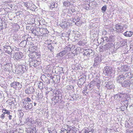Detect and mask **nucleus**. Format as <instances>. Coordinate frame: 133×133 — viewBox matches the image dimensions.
<instances>
[{
	"label": "nucleus",
	"mask_w": 133,
	"mask_h": 133,
	"mask_svg": "<svg viewBox=\"0 0 133 133\" xmlns=\"http://www.w3.org/2000/svg\"><path fill=\"white\" fill-rule=\"evenodd\" d=\"M6 111V114H7L9 115H10V111L9 110H6L4 109H2V112H3V111Z\"/></svg>",
	"instance_id": "46"
},
{
	"label": "nucleus",
	"mask_w": 133,
	"mask_h": 133,
	"mask_svg": "<svg viewBox=\"0 0 133 133\" xmlns=\"http://www.w3.org/2000/svg\"><path fill=\"white\" fill-rule=\"evenodd\" d=\"M83 55L84 57L86 56H89L92 53V51L91 49H88L85 50L84 51Z\"/></svg>",
	"instance_id": "20"
},
{
	"label": "nucleus",
	"mask_w": 133,
	"mask_h": 133,
	"mask_svg": "<svg viewBox=\"0 0 133 133\" xmlns=\"http://www.w3.org/2000/svg\"><path fill=\"white\" fill-rule=\"evenodd\" d=\"M96 81H95L93 80L92 81L90 82V84H92V86H93V85H94L95 84H96L95 83Z\"/></svg>",
	"instance_id": "57"
},
{
	"label": "nucleus",
	"mask_w": 133,
	"mask_h": 133,
	"mask_svg": "<svg viewBox=\"0 0 133 133\" xmlns=\"http://www.w3.org/2000/svg\"><path fill=\"white\" fill-rule=\"evenodd\" d=\"M35 91V89L32 86H30L26 88L25 90V93L28 95L33 94Z\"/></svg>",
	"instance_id": "7"
},
{
	"label": "nucleus",
	"mask_w": 133,
	"mask_h": 133,
	"mask_svg": "<svg viewBox=\"0 0 133 133\" xmlns=\"http://www.w3.org/2000/svg\"><path fill=\"white\" fill-rule=\"evenodd\" d=\"M129 102L128 100L126 99L122 102V103L124 104V106L126 107L128 106V104Z\"/></svg>",
	"instance_id": "35"
},
{
	"label": "nucleus",
	"mask_w": 133,
	"mask_h": 133,
	"mask_svg": "<svg viewBox=\"0 0 133 133\" xmlns=\"http://www.w3.org/2000/svg\"><path fill=\"white\" fill-rule=\"evenodd\" d=\"M101 38L102 39V40H103V42L105 40L107 42H109V38L107 37H105L104 38Z\"/></svg>",
	"instance_id": "38"
},
{
	"label": "nucleus",
	"mask_w": 133,
	"mask_h": 133,
	"mask_svg": "<svg viewBox=\"0 0 133 133\" xmlns=\"http://www.w3.org/2000/svg\"><path fill=\"white\" fill-rule=\"evenodd\" d=\"M72 46V44L68 45V46H66L64 48V50L66 52V53L68 52L71 50V48Z\"/></svg>",
	"instance_id": "24"
},
{
	"label": "nucleus",
	"mask_w": 133,
	"mask_h": 133,
	"mask_svg": "<svg viewBox=\"0 0 133 133\" xmlns=\"http://www.w3.org/2000/svg\"><path fill=\"white\" fill-rule=\"evenodd\" d=\"M25 38L26 39H24V40L22 41L19 44V46L22 47H24L27 44V41H28V37L26 36Z\"/></svg>",
	"instance_id": "22"
},
{
	"label": "nucleus",
	"mask_w": 133,
	"mask_h": 133,
	"mask_svg": "<svg viewBox=\"0 0 133 133\" xmlns=\"http://www.w3.org/2000/svg\"><path fill=\"white\" fill-rule=\"evenodd\" d=\"M43 82H40L38 85V87L40 89H42L43 88Z\"/></svg>",
	"instance_id": "43"
},
{
	"label": "nucleus",
	"mask_w": 133,
	"mask_h": 133,
	"mask_svg": "<svg viewBox=\"0 0 133 133\" xmlns=\"http://www.w3.org/2000/svg\"><path fill=\"white\" fill-rule=\"evenodd\" d=\"M19 113V118H20V119H21L23 116V114L22 111H20Z\"/></svg>",
	"instance_id": "42"
},
{
	"label": "nucleus",
	"mask_w": 133,
	"mask_h": 133,
	"mask_svg": "<svg viewBox=\"0 0 133 133\" xmlns=\"http://www.w3.org/2000/svg\"><path fill=\"white\" fill-rule=\"evenodd\" d=\"M54 44L53 43H51V44L50 45H49L48 47L54 48Z\"/></svg>",
	"instance_id": "61"
},
{
	"label": "nucleus",
	"mask_w": 133,
	"mask_h": 133,
	"mask_svg": "<svg viewBox=\"0 0 133 133\" xmlns=\"http://www.w3.org/2000/svg\"><path fill=\"white\" fill-rule=\"evenodd\" d=\"M61 131L62 133H68L67 130L64 128H63L61 129Z\"/></svg>",
	"instance_id": "45"
},
{
	"label": "nucleus",
	"mask_w": 133,
	"mask_h": 133,
	"mask_svg": "<svg viewBox=\"0 0 133 133\" xmlns=\"http://www.w3.org/2000/svg\"><path fill=\"white\" fill-rule=\"evenodd\" d=\"M36 128H34L32 129H30L28 131L27 133H36Z\"/></svg>",
	"instance_id": "29"
},
{
	"label": "nucleus",
	"mask_w": 133,
	"mask_h": 133,
	"mask_svg": "<svg viewBox=\"0 0 133 133\" xmlns=\"http://www.w3.org/2000/svg\"><path fill=\"white\" fill-rule=\"evenodd\" d=\"M36 98H37L36 99V100H37V101H38V100H39V98H41V97H40V95H39V93H38L37 94V96H36Z\"/></svg>",
	"instance_id": "54"
},
{
	"label": "nucleus",
	"mask_w": 133,
	"mask_h": 133,
	"mask_svg": "<svg viewBox=\"0 0 133 133\" xmlns=\"http://www.w3.org/2000/svg\"><path fill=\"white\" fill-rule=\"evenodd\" d=\"M121 69L122 71L124 72L128 71H129V68L128 66L126 65L122 66L121 67Z\"/></svg>",
	"instance_id": "27"
},
{
	"label": "nucleus",
	"mask_w": 133,
	"mask_h": 133,
	"mask_svg": "<svg viewBox=\"0 0 133 133\" xmlns=\"http://www.w3.org/2000/svg\"><path fill=\"white\" fill-rule=\"evenodd\" d=\"M86 81V79L84 77H82L79 79L78 82V84L79 87H81L84 83Z\"/></svg>",
	"instance_id": "18"
},
{
	"label": "nucleus",
	"mask_w": 133,
	"mask_h": 133,
	"mask_svg": "<svg viewBox=\"0 0 133 133\" xmlns=\"http://www.w3.org/2000/svg\"><path fill=\"white\" fill-rule=\"evenodd\" d=\"M102 61V56L101 55L96 56L94 59L93 66L94 68L99 67Z\"/></svg>",
	"instance_id": "2"
},
{
	"label": "nucleus",
	"mask_w": 133,
	"mask_h": 133,
	"mask_svg": "<svg viewBox=\"0 0 133 133\" xmlns=\"http://www.w3.org/2000/svg\"><path fill=\"white\" fill-rule=\"evenodd\" d=\"M114 30L118 33H122L124 30V27L121 25L120 24H117L115 26Z\"/></svg>",
	"instance_id": "6"
},
{
	"label": "nucleus",
	"mask_w": 133,
	"mask_h": 133,
	"mask_svg": "<svg viewBox=\"0 0 133 133\" xmlns=\"http://www.w3.org/2000/svg\"><path fill=\"white\" fill-rule=\"evenodd\" d=\"M10 44H9V43L8 42H6L5 43V45H4L3 46V48H4L5 47H6L10 46Z\"/></svg>",
	"instance_id": "51"
},
{
	"label": "nucleus",
	"mask_w": 133,
	"mask_h": 133,
	"mask_svg": "<svg viewBox=\"0 0 133 133\" xmlns=\"http://www.w3.org/2000/svg\"><path fill=\"white\" fill-rule=\"evenodd\" d=\"M69 11H71L72 13L75 12L76 10L75 9V6H72L71 9H69Z\"/></svg>",
	"instance_id": "39"
},
{
	"label": "nucleus",
	"mask_w": 133,
	"mask_h": 133,
	"mask_svg": "<svg viewBox=\"0 0 133 133\" xmlns=\"http://www.w3.org/2000/svg\"><path fill=\"white\" fill-rule=\"evenodd\" d=\"M63 5L65 6H69L70 5V3L69 1H65L63 3Z\"/></svg>",
	"instance_id": "36"
},
{
	"label": "nucleus",
	"mask_w": 133,
	"mask_h": 133,
	"mask_svg": "<svg viewBox=\"0 0 133 133\" xmlns=\"http://www.w3.org/2000/svg\"><path fill=\"white\" fill-rule=\"evenodd\" d=\"M68 25V23L64 21H62V22L60 24V26L63 28H67Z\"/></svg>",
	"instance_id": "23"
},
{
	"label": "nucleus",
	"mask_w": 133,
	"mask_h": 133,
	"mask_svg": "<svg viewBox=\"0 0 133 133\" xmlns=\"http://www.w3.org/2000/svg\"><path fill=\"white\" fill-rule=\"evenodd\" d=\"M129 81L131 83V85L132 84L133 85V79H129Z\"/></svg>",
	"instance_id": "63"
},
{
	"label": "nucleus",
	"mask_w": 133,
	"mask_h": 133,
	"mask_svg": "<svg viewBox=\"0 0 133 133\" xmlns=\"http://www.w3.org/2000/svg\"><path fill=\"white\" fill-rule=\"evenodd\" d=\"M4 51L7 54L9 55H11L12 52L14 50L13 47L11 46H10L3 48Z\"/></svg>",
	"instance_id": "10"
},
{
	"label": "nucleus",
	"mask_w": 133,
	"mask_h": 133,
	"mask_svg": "<svg viewBox=\"0 0 133 133\" xmlns=\"http://www.w3.org/2000/svg\"><path fill=\"white\" fill-rule=\"evenodd\" d=\"M31 58L32 59H37L39 58L41 56L39 53H37L34 52L31 53Z\"/></svg>",
	"instance_id": "14"
},
{
	"label": "nucleus",
	"mask_w": 133,
	"mask_h": 133,
	"mask_svg": "<svg viewBox=\"0 0 133 133\" xmlns=\"http://www.w3.org/2000/svg\"><path fill=\"white\" fill-rule=\"evenodd\" d=\"M109 42H113L114 40V37L112 36H110L109 37Z\"/></svg>",
	"instance_id": "41"
},
{
	"label": "nucleus",
	"mask_w": 133,
	"mask_h": 133,
	"mask_svg": "<svg viewBox=\"0 0 133 133\" xmlns=\"http://www.w3.org/2000/svg\"><path fill=\"white\" fill-rule=\"evenodd\" d=\"M23 107L27 110L31 109L32 107V105L31 103H23Z\"/></svg>",
	"instance_id": "15"
},
{
	"label": "nucleus",
	"mask_w": 133,
	"mask_h": 133,
	"mask_svg": "<svg viewBox=\"0 0 133 133\" xmlns=\"http://www.w3.org/2000/svg\"><path fill=\"white\" fill-rule=\"evenodd\" d=\"M36 50V48L35 46L33 47H30L29 49V51L33 52H35Z\"/></svg>",
	"instance_id": "37"
},
{
	"label": "nucleus",
	"mask_w": 133,
	"mask_h": 133,
	"mask_svg": "<svg viewBox=\"0 0 133 133\" xmlns=\"http://www.w3.org/2000/svg\"><path fill=\"white\" fill-rule=\"evenodd\" d=\"M114 43L112 42H110L106 44L105 45V46L106 47V49L108 50V49H109L110 48H111L113 46Z\"/></svg>",
	"instance_id": "26"
},
{
	"label": "nucleus",
	"mask_w": 133,
	"mask_h": 133,
	"mask_svg": "<svg viewBox=\"0 0 133 133\" xmlns=\"http://www.w3.org/2000/svg\"><path fill=\"white\" fill-rule=\"evenodd\" d=\"M124 77L125 79H130L133 77V74L132 72H129L123 73Z\"/></svg>",
	"instance_id": "11"
},
{
	"label": "nucleus",
	"mask_w": 133,
	"mask_h": 133,
	"mask_svg": "<svg viewBox=\"0 0 133 133\" xmlns=\"http://www.w3.org/2000/svg\"><path fill=\"white\" fill-rule=\"evenodd\" d=\"M107 9V6L106 5L104 6L102 8V10L104 12H105Z\"/></svg>",
	"instance_id": "49"
},
{
	"label": "nucleus",
	"mask_w": 133,
	"mask_h": 133,
	"mask_svg": "<svg viewBox=\"0 0 133 133\" xmlns=\"http://www.w3.org/2000/svg\"><path fill=\"white\" fill-rule=\"evenodd\" d=\"M3 66L5 68V70L7 71H9L12 68V64L11 63H7L5 64H4Z\"/></svg>",
	"instance_id": "13"
},
{
	"label": "nucleus",
	"mask_w": 133,
	"mask_h": 133,
	"mask_svg": "<svg viewBox=\"0 0 133 133\" xmlns=\"http://www.w3.org/2000/svg\"><path fill=\"white\" fill-rule=\"evenodd\" d=\"M54 48H50L48 47L50 51L53 52L54 51Z\"/></svg>",
	"instance_id": "59"
},
{
	"label": "nucleus",
	"mask_w": 133,
	"mask_h": 133,
	"mask_svg": "<svg viewBox=\"0 0 133 133\" xmlns=\"http://www.w3.org/2000/svg\"><path fill=\"white\" fill-rule=\"evenodd\" d=\"M53 43L52 41L51 40H47V41L46 42V43L48 45H50L51 43Z\"/></svg>",
	"instance_id": "48"
},
{
	"label": "nucleus",
	"mask_w": 133,
	"mask_h": 133,
	"mask_svg": "<svg viewBox=\"0 0 133 133\" xmlns=\"http://www.w3.org/2000/svg\"><path fill=\"white\" fill-rule=\"evenodd\" d=\"M58 4L54 2H53L50 4V6L49 8L51 9H54V8H55V10H58Z\"/></svg>",
	"instance_id": "21"
},
{
	"label": "nucleus",
	"mask_w": 133,
	"mask_h": 133,
	"mask_svg": "<svg viewBox=\"0 0 133 133\" xmlns=\"http://www.w3.org/2000/svg\"><path fill=\"white\" fill-rule=\"evenodd\" d=\"M103 82V81L101 82L100 81V80H99V79L97 80L95 82L96 85L97 87L99 88L101 85H102V84ZM102 85H103V84Z\"/></svg>",
	"instance_id": "28"
},
{
	"label": "nucleus",
	"mask_w": 133,
	"mask_h": 133,
	"mask_svg": "<svg viewBox=\"0 0 133 133\" xmlns=\"http://www.w3.org/2000/svg\"><path fill=\"white\" fill-rule=\"evenodd\" d=\"M70 19L71 21V22L70 23L71 24H74V23L75 24L77 25V23L76 22L77 21L76 18H70Z\"/></svg>",
	"instance_id": "33"
},
{
	"label": "nucleus",
	"mask_w": 133,
	"mask_h": 133,
	"mask_svg": "<svg viewBox=\"0 0 133 133\" xmlns=\"http://www.w3.org/2000/svg\"><path fill=\"white\" fill-rule=\"evenodd\" d=\"M62 96L58 95L56 97L55 99V98H53L52 99L54 101L55 103H61L62 101Z\"/></svg>",
	"instance_id": "19"
},
{
	"label": "nucleus",
	"mask_w": 133,
	"mask_h": 133,
	"mask_svg": "<svg viewBox=\"0 0 133 133\" xmlns=\"http://www.w3.org/2000/svg\"><path fill=\"white\" fill-rule=\"evenodd\" d=\"M120 94H116L114 96V97L115 99H117L118 98H120Z\"/></svg>",
	"instance_id": "44"
},
{
	"label": "nucleus",
	"mask_w": 133,
	"mask_h": 133,
	"mask_svg": "<svg viewBox=\"0 0 133 133\" xmlns=\"http://www.w3.org/2000/svg\"><path fill=\"white\" fill-rule=\"evenodd\" d=\"M125 126L127 128H129L130 127V125L127 122H126L125 124Z\"/></svg>",
	"instance_id": "56"
},
{
	"label": "nucleus",
	"mask_w": 133,
	"mask_h": 133,
	"mask_svg": "<svg viewBox=\"0 0 133 133\" xmlns=\"http://www.w3.org/2000/svg\"><path fill=\"white\" fill-rule=\"evenodd\" d=\"M121 84L122 87L124 88L129 87L131 85V83L129 81V79H127L124 80Z\"/></svg>",
	"instance_id": "16"
},
{
	"label": "nucleus",
	"mask_w": 133,
	"mask_h": 133,
	"mask_svg": "<svg viewBox=\"0 0 133 133\" xmlns=\"http://www.w3.org/2000/svg\"><path fill=\"white\" fill-rule=\"evenodd\" d=\"M5 115L3 114H2L1 115L0 117L2 119H4V118L5 117Z\"/></svg>",
	"instance_id": "58"
},
{
	"label": "nucleus",
	"mask_w": 133,
	"mask_h": 133,
	"mask_svg": "<svg viewBox=\"0 0 133 133\" xmlns=\"http://www.w3.org/2000/svg\"><path fill=\"white\" fill-rule=\"evenodd\" d=\"M125 79L124 77V75L123 74L121 75H118L116 78V80L117 82L119 83H122L124 80Z\"/></svg>",
	"instance_id": "17"
},
{
	"label": "nucleus",
	"mask_w": 133,
	"mask_h": 133,
	"mask_svg": "<svg viewBox=\"0 0 133 133\" xmlns=\"http://www.w3.org/2000/svg\"><path fill=\"white\" fill-rule=\"evenodd\" d=\"M106 87L108 89H111L114 88V86L113 84L112 81H110V79H108L107 80H105L102 82V84Z\"/></svg>",
	"instance_id": "3"
},
{
	"label": "nucleus",
	"mask_w": 133,
	"mask_h": 133,
	"mask_svg": "<svg viewBox=\"0 0 133 133\" xmlns=\"http://www.w3.org/2000/svg\"><path fill=\"white\" fill-rule=\"evenodd\" d=\"M66 53V52L64 50L60 52L58 54L57 56L58 57L59 56L61 57L65 54Z\"/></svg>",
	"instance_id": "30"
},
{
	"label": "nucleus",
	"mask_w": 133,
	"mask_h": 133,
	"mask_svg": "<svg viewBox=\"0 0 133 133\" xmlns=\"http://www.w3.org/2000/svg\"><path fill=\"white\" fill-rule=\"evenodd\" d=\"M30 102H31V99L29 97H27L26 98L24 99L23 102L25 103L27 102L30 103Z\"/></svg>",
	"instance_id": "34"
},
{
	"label": "nucleus",
	"mask_w": 133,
	"mask_h": 133,
	"mask_svg": "<svg viewBox=\"0 0 133 133\" xmlns=\"http://www.w3.org/2000/svg\"><path fill=\"white\" fill-rule=\"evenodd\" d=\"M28 69V67L24 65H18L16 70H15V73L21 75L24 73Z\"/></svg>",
	"instance_id": "1"
},
{
	"label": "nucleus",
	"mask_w": 133,
	"mask_h": 133,
	"mask_svg": "<svg viewBox=\"0 0 133 133\" xmlns=\"http://www.w3.org/2000/svg\"><path fill=\"white\" fill-rule=\"evenodd\" d=\"M34 45V44L32 42H30V43L29 44V46L28 47L29 48H30V47H32L35 46Z\"/></svg>",
	"instance_id": "53"
},
{
	"label": "nucleus",
	"mask_w": 133,
	"mask_h": 133,
	"mask_svg": "<svg viewBox=\"0 0 133 133\" xmlns=\"http://www.w3.org/2000/svg\"><path fill=\"white\" fill-rule=\"evenodd\" d=\"M120 98L121 99H127L128 95L126 94H120Z\"/></svg>",
	"instance_id": "32"
},
{
	"label": "nucleus",
	"mask_w": 133,
	"mask_h": 133,
	"mask_svg": "<svg viewBox=\"0 0 133 133\" xmlns=\"http://www.w3.org/2000/svg\"><path fill=\"white\" fill-rule=\"evenodd\" d=\"M2 21L1 18L0 17V27L1 29H3V27H2Z\"/></svg>",
	"instance_id": "52"
},
{
	"label": "nucleus",
	"mask_w": 133,
	"mask_h": 133,
	"mask_svg": "<svg viewBox=\"0 0 133 133\" xmlns=\"http://www.w3.org/2000/svg\"><path fill=\"white\" fill-rule=\"evenodd\" d=\"M29 63V66L30 67L33 66L35 67H36L39 65L41 64V62L37 60L32 59L31 61H30Z\"/></svg>",
	"instance_id": "8"
},
{
	"label": "nucleus",
	"mask_w": 133,
	"mask_h": 133,
	"mask_svg": "<svg viewBox=\"0 0 133 133\" xmlns=\"http://www.w3.org/2000/svg\"><path fill=\"white\" fill-rule=\"evenodd\" d=\"M113 71V69L111 67L106 66L104 68L103 73L105 76H111Z\"/></svg>",
	"instance_id": "4"
},
{
	"label": "nucleus",
	"mask_w": 133,
	"mask_h": 133,
	"mask_svg": "<svg viewBox=\"0 0 133 133\" xmlns=\"http://www.w3.org/2000/svg\"><path fill=\"white\" fill-rule=\"evenodd\" d=\"M133 32L131 31H127L124 34V35L127 37H130L133 35Z\"/></svg>",
	"instance_id": "25"
},
{
	"label": "nucleus",
	"mask_w": 133,
	"mask_h": 133,
	"mask_svg": "<svg viewBox=\"0 0 133 133\" xmlns=\"http://www.w3.org/2000/svg\"><path fill=\"white\" fill-rule=\"evenodd\" d=\"M76 19L77 21L76 22H77V25L78 26L80 24L81 22V21H80V19L79 17H77Z\"/></svg>",
	"instance_id": "40"
},
{
	"label": "nucleus",
	"mask_w": 133,
	"mask_h": 133,
	"mask_svg": "<svg viewBox=\"0 0 133 133\" xmlns=\"http://www.w3.org/2000/svg\"><path fill=\"white\" fill-rule=\"evenodd\" d=\"M87 130H88V131H91L92 132H94V129H93L92 127H89L87 129Z\"/></svg>",
	"instance_id": "50"
},
{
	"label": "nucleus",
	"mask_w": 133,
	"mask_h": 133,
	"mask_svg": "<svg viewBox=\"0 0 133 133\" xmlns=\"http://www.w3.org/2000/svg\"><path fill=\"white\" fill-rule=\"evenodd\" d=\"M43 31L44 32H44L45 31L46 32V31H48L47 29L46 28H43Z\"/></svg>",
	"instance_id": "64"
},
{
	"label": "nucleus",
	"mask_w": 133,
	"mask_h": 133,
	"mask_svg": "<svg viewBox=\"0 0 133 133\" xmlns=\"http://www.w3.org/2000/svg\"><path fill=\"white\" fill-rule=\"evenodd\" d=\"M49 132V133H57L56 131L55 130H54L52 131H50L49 130H48Z\"/></svg>",
	"instance_id": "60"
},
{
	"label": "nucleus",
	"mask_w": 133,
	"mask_h": 133,
	"mask_svg": "<svg viewBox=\"0 0 133 133\" xmlns=\"http://www.w3.org/2000/svg\"><path fill=\"white\" fill-rule=\"evenodd\" d=\"M24 5L27 8L32 11H35L36 7L33 3L32 2L30 1H28L25 3Z\"/></svg>",
	"instance_id": "5"
},
{
	"label": "nucleus",
	"mask_w": 133,
	"mask_h": 133,
	"mask_svg": "<svg viewBox=\"0 0 133 133\" xmlns=\"http://www.w3.org/2000/svg\"><path fill=\"white\" fill-rule=\"evenodd\" d=\"M88 131L86 129H84L82 130L81 131V133H86Z\"/></svg>",
	"instance_id": "55"
},
{
	"label": "nucleus",
	"mask_w": 133,
	"mask_h": 133,
	"mask_svg": "<svg viewBox=\"0 0 133 133\" xmlns=\"http://www.w3.org/2000/svg\"><path fill=\"white\" fill-rule=\"evenodd\" d=\"M36 98V96L35 95H32V96L31 98L32 99L34 100Z\"/></svg>",
	"instance_id": "62"
},
{
	"label": "nucleus",
	"mask_w": 133,
	"mask_h": 133,
	"mask_svg": "<svg viewBox=\"0 0 133 133\" xmlns=\"http://www.w3.org/2000/svg\"><path fill=\"white\" fill-rule=\"evenodd\" d=\"M31 32L34 34L35 36L37 35H38V31L35 28H32L31 30Z\"/></svg>",
	"instance_id": "31"
},
{
	"label": "nucleus",
	"mask_w": 133,
	"mask_h": 133,
	"mask_svg": "<svg viewBox=\"0 0 133 133\" xmlns=\"http://www.w3.org/2000/svg\"><path fill=\"white\" fill-rule=\"evenodd\" d=\"M121 43L122 44V46H124L127 44V42L126 41L123 40L121 42Z\"/></svg>",
	"instance_id": "47"
},
{
	"label": "nucleus",
	"mask_w": 133,
	"mask_h": 133,
	"mask_svg": "<svg viewBox=\"0 0 133 133\" xmlns=\"http://www.w3.org/2000/svg\"><path fill=\"white\" fill-rule=\"evenodd\" d=\"M10 86L14 89H16L17 88L18 89H20L22 88V86L21 84L18 82L16 81L10 84Z\"/></svg>",
	"instance_id": "9"
},
{
	"label": "nucleus",
	"mask_w": 133,
	"mask_h": 133,
	"mask_svg": "<svg viewBox=\"0 0 133 133\" xmlns=\"http://www.w3.org/2000/svg\"><path fill=\"white\" fill-rule=\"evenodd\" d=\"M23 56V53L22 52H18L15 53L13 57L16 60H19L21 59Z\"/></svg>",
	"instance_id": "12"
}]
</instances>
